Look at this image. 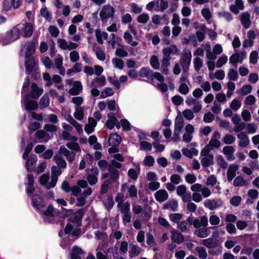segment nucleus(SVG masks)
<instances>
[{"mask_svg": "<svg viewBox=\"0 0 259 259\" xmlns=\"http://www.w3.org/2000/svg\"><path fill=\"white\" fill-rule=\"evenodd\" d=\"M190 226L188 223L185 221L180 222L178 224L177 228L182 232H188L190 231Z\"/></svg>", "mask_w": 259, "mask_h": 259, "instance_id": "nucleus-48", "label": "nucleus"}, {"mask_svg": "<svg viewBox=\"0 0 259 259\" xmlns=\"http://www.w3.org/2000/svg\"><path fill=\"white\" fill-rule=\"evenodd\" d=\"M39 104L40 108H44L49 106L50 104V100L48 94H45L41 97Z\"/></svg>", "mask_w": 259, "mask_h": 259, "instance_id": "nucleus-47", "label": "nucleus"}, {"mask_svg": "<svg viewBox=\"0 0 259 259\" xmlns=\"http://www.w3.org/2000/svg\"><path fill=\"white\" fill-rule=\"evenodd\" d=\"M154 72L149 68L142 67L139 72V76L141 77H146L149 80L153 81L154 79Z\"/></svg>", "mask_w": 259, "mask_h": 259, "instance_id": "nucleus-20", "label": "nucleus"}, {"mask_svg": "<svg viewBox=\"0 0 259 259\" xmlns=\"http://www.w3.org/2000/svg\"><path fill=\"white\" fill-rule=\"evenodd\" d=\"M25 57L28 58L33 55L35 51V44L33 41H28Z\"/></svg>", "mask_w": 259, "mask_h": 259, "instance_id": "nucleus-33", "label": "nucleus"}, {"mask_svg": "<svg viewBox=\"0 0 259 259\" xmlns=\"http://www.w3.org/2000/svg\"><path fill=\"white\" fill-rule=\"evenodd\" d=\"M112 62L114 65L115 68L119 69H122L124 66V62L121 59L114 58L112 59Z\"/></svg>", "mask_w": 259, "mask_h": 259, "instance_id": "nucleus-60", "label": "nucleus"}, {"mask_svg": "<svg viewBox=\"0 0 259 259\" xmlns=\"http://www.w3.org/2000/svg\"><path fill=\"white\" fill-rule=\"evenodd\" d=\"M122 213V220L123 224L126 226L127 223L131 222L132 213L130 211V204L128 202H124L120 209Z\"/></svg>", "mask_w": 259, "mask_h": 259, "instance_id": "nucleus-6", "label": "nucleus"}, {"mask_svg": "<svg viewBox=\"0 0 259 259\" xmlns=\"http://www.w3.org/2000/svg\"><path fill=\"white\" fill-rule=\"evenodd\" d=\"M20 34V29L14 27L7 32L6 35L2 41V45L6 46L10 44L19 38Z\"/></svg>", "mask_w": 259, "mask_h": 259, "instance_id": "nucleus-2", "label": "nucleus"}, {"mask_svg": "<svg viewBox=\"0 0 259 259\" xmlns=\"http://www.w3.org/2000/svg\"><path fill=\"white\" fill-rule=\"evenodd\" d=\"M71 193L76 197L77 206H82L85 204V198L92 194V189L88 187V183L85 180H80L77 182V186L72 187Z\"/></svg>", "mask_w": 259, "mask_h": 259, "instance_id": "nucleus-1", "label": "nucleus"}, {"mask_svg": "<svg viewBox=\"0 0 259 259\" xmlns=\"http://www.w3.org/2000/svg\"><path fill=\"white\" fill-rule=\"evenodd\" d=\"M141 251V248L138 245H133L129 251V255L131 258L137 256Z\"/></svg>", "mask_w": 259, "mask_h": 259, "instance_id": "nucleus-46", "label": "nucleus"}, {"mask_svg": "<svg viewBox=\"0 0 259 259\" xmlns=\"http://www.w3.org/2000/svg\"><path fill=\"white\" fill-rule=\"evenodd\" d=\"M170 237L172 241L178 244H181L184 241V235L176 230L171 231Z\"/></svg>", "mask_w": 259, "mask_h": 259, "instance_id": "nucleus-22", "label": "nucleus"}, {"mask_svg": "<svg viewBox=\"0 0 259 259\" xmlns=\"http://www.w3.org/2000/svg\"><path fill=\"white\" fill-rule=\"evenodd\" d=\"M192 59V54L190 50L188 52L185 51L182 54L181 64L182 67L183 71L186 73L189 68Z\"/></svg>", "mask_w": 259, "mask_h": 259, "instance_id": "nucleus-7", "label": "nucleus"}, {"mask_svg": "<svg viewBox=\"0 0 259 259\" xmlns=\"http://www.w3.org/2000/svg\"><path fill=\"white\" fill-rule=\"evenodd\" d=\"M108 170L110 174V178L113 181H115L119 178V171L111 166H108Z\"/></svg>", "mask_w": 259, "mask_h": 259, "instance_id": "nucleus-45", "label": "nucleus"}, {"mask_svg": "<svg viewBox=\"0 0 259 259\" xmlns=\"http://www.w3.org/2000/svg\"><path fill=\"white\" fill-rule=\"evenodd\" d=\"M96 55L97 59L100 61H104L106 58V55L104 51L99 47L97 48Z\"/></svg>", "mask_w": 259, "mask_h": 259, "instance_id": "nucleus-62", "label": "nucleus"}, {"mask_svg": "<svg viewBox=\"0 0 259 259\" xmlns=\"http://www.w3.org/2000/svg\"><path fill=\"white\" fill-rule=\"evenodd\" d=\"M201 243L208 248H216L219 244L218 239L211 237L202 240Z\"/></svg>", "mask_w": 259, "mask_h": 259, "instance_id": "nucleus-16", "label": "nucleus"}, {"mask_svg": "<svg viewBox=\"0 0 259 259\" xmlns=\"http://www.w3.org/2000/svg\"><path fill=\"white\" fill-rule=\"evenodd\" d=\"M238 168L239 166L236 164H230L229 166L227 171V177L229 182H231L234 178H236V171Z\"/></svg>", "mask_w": 259, "mask_h": 259, "instance_id": "nucleus-19", "label": "nucleus"}, {"mask_svg": "<svg viewBox=\"0 0 259 259\" xmlns=\"http://www.w3.org/2000/svg\"><path fill=\"white\" fill-rule=\"evenodd\" d=\"M232 121L234 124L233 128L235 133H239L245 128L246 124L241 121V116L239 114H235L232 117Z\"/></svg>", "mask_w": 259, "mask_h": 259, "instance_id": "nucleus-10", "label": "nucleus"}, {"mask_svg": "<svg viewBox=\"0 0 259 259\" xmlns=\"http://www.w3.org/2000/svg\"><path fill=\"white\" fill-rule=\"evenodd\" d=\"M169 219L173 223L178 224L182 220L183 215L180 213H171L169 215Z\"/></svg>", "mask_w": 259, "mask_h": 259, "instance_id": "nucleus-51", "label": "nucleus"}, {"mask_svg": "<svg viewBox=\"0 0 259 259\" xmlns=\"http://www.w3.org/2000/svg\"><path fill=\"white\" fill-rule=\"evenodd\" d=\"M143 162L145 165L152 166L155 162V160L152 156L148 155L145 157Z\"/></svg>", "mask_w": 259, "mask_h": 259, "instance_id": "nucleus-64", "label": "nucleus"}, {"mask_svg": "<svg viewBox=\"0 0 259 259\" xmlns=\"http://www.w3.org/2000/svg\"><path fill=\"white\" fill-rule=\"evenodd\" d=\"M150 64L153 67V68L155 69H159L160 66V63L158 57L156 55L152 56L150 58Z\"/></svg>", "mask_w": 259, "mask_h": 259, "instance_id": "nucleus-50", "label": "nucleus"}, {"mask_svg": "<svg viewBox=\"0 0 259 259\" xmlns=\"http://www.w3.org/2000/svg\"><path fill=\"white\" fill-rule=\"evenodd\" d=\"M235 141V138L229 134L226 135L223 138V142L227 145H230L233 144Z\"/></svg>", "mask_w": 259, "mask_h": 259, "instance_id": "nucleus-63", "label": "nucleus"}, {"mask_svg": "<svg viewBox=\"0 0 259 259\" xmlns=\"http://www.w3.org/2000/svg\"><path fill=\"white\" fill-rule=\"evenodd\" d=\"M82 90V85L80 81H75L73 87L69 89V94L70 95H78Z\"/></svg>", "mask_w": 259, "mask_h": 259, "instance_id": "nucleus-24", "label": "nucleus"}, {"mask_svg": "<svg viewBox=\"0 0 259 259\" xmlns=\"http://www.w3.org/2000/svg\"><path fill=\"white\" fill-rule=\"evenodd\" d=\"M163 209H168L172 211H177L178 208V203L176 200H172L165 203L162 207Z\"/></svg>", "mask_w": 259, "mask_h": 259, "instance_id": "nucleus-35", "label": "nucleus"}, {"mask_svg": "<svg viewBox=\"0 0 259 259\" xmlns=\"http://www.w3.org/2000/svg\"><path fill=\"white\" fill-rule=\"evenodd\" d=\"M221 138V135L218 131H215L209 141L208 144L207 145L211 150L214 148H218L221 146V142L219 140Z\"/></svg>", "mask_w": 259, "mask_h": 259, "instance_id": "nucleus-13", "label": "nucleus"}, {"mask_svg": "<svg viewBox=\"0 0 259 259\" xmlns=\"http://www.w3.org/2000/svg\"><path fill=\"white\" fill-rule=\"evenodd\" d=\"M114 94V92L113 89L110 87H107L102 91L100 98L104 99L108 97L112 96Z\"/></svg>", "mask_w": 259, "mask_h": 259, "instance_id": "nucleus-49", "label": "nucleus"}, {"mask_svg": "<svg viewBox=\"0 0 259 259\" xmlns=\"http://www.w3.org/2000/svg\"><path fill=\"white\" fill-rule=\"evenodd\" d=\"M194 127L190 124L185 127V133L183 135V141L186 143L191 142L192 139V134L194 132Z\"/></svg>", "mask_w": 259, "mask_h": 259, "instance_id": "nucleus-15", "label": "nucleus"}, {"mask_svg": "<svg viewBox=\"0 0 259 259\" xmlns=\"http://www.w3.org/2000/svg\"><path fill=\"white\" fill-rule=\"evenodd\" d=\"M53 160L55 161L56 164L60 167V168H65L67 166V163L66 161L61 157V155L59 153L56 154L54 157Z\"/></svg>", "mask_w": 259, "mask_h": 259, "instance_id": "nucleus-37", "label": "nucleus"}, {"mask_svg": "<svg viewBox=\"0 0 259 259\" xmlns=\"http://www.w3.org/2000/svg\"><path fill=\"white\" fill-rule=\"evenodd\" d=\"M87 180L90 185H94L98 181L97 176L99 175V170L97 167L86 169Z\"/></svg>", "mask_w": 259, "mask_h": 259, "instance_id": "nucleus-9", "label": "nucleus"}, {"mask_svg": "<svg viewBox=\"0 0 259 259\" xmlns=\"http://www.w3.org/2000/svg\"><path fill=\"white\" fill-rule=\"evenodd\" d=\"M32 204L34 207L38 209H41L45 206L42 199L37 194H34L32 196Z\"/></svg>", "mask_w": 259, "mask_h": 259, "instance_id": "nucleus-29", "label": "nucleus"}, {"mask_svg": "<svg viewBox=\"0 0 259 259\" xmlns=\"http://www.w3.org/2000/svg\"><path fill=\"white\" fill-rule=\"evenodd\" d=\"M37 160V156L35 154H31L26 162V168L28 171H32Z\"/></svg>", "mask_w": 259, "mask_h": 259, "instance_id": "nucleus-25", "label": "nucleus"}, {"mask_svg": "<svg viewBox=\"0 0 259 259\" xmlns=\"http://www.w3.org/2000/svg\"><path fill=\"white\" fill-rule=\"evenodd\" d=\"M65 118L66 120L72 125H73L76 129V130L80 132L82 131V127L70 115V114H65Z\"/></svg>", "mask_w": 259, "mask_h": 259, "instance_id": "nucleus-44", "label": "nucleus"}, {"mask_svg": "<svg viewBox=\"0 0 259 259\" xmlns=\"http://www.w3.org/2000/svg\"><path fill=\"white\" fill-rule=\"evenodd\" d=\"M28 183L26 184V191L28 195L31 194L34 191L33 177L31 174L27 175Z\"/></svg>", "mask_w": 259, "mask_h": 259, "instance_id": "nucleus-30", "label": "nucleus"}, {"mask_svg": "<svg viewBox=\"0 0 259 259\" xmlns=\"http://www.w3.org/2000/svg\"><path fill=\"white\" fill-rule=\"evenodd\" d=\"M22 31L23 37H29L31 36L33 31V25L30 22H25Z\"/></svg>", "mask_w": 259, "mask_h": 259, "instance_id": "nucleus-27", "label": "nucleus"}, {"mask_svg": "<svg viewBox=\"0 0 259 259\" xmlns=\"http://www.w3.org/2000/svg\"><path fill=\"white\" fill-rule=\"evenodd\" d=\"M202 165L204 167H207L213 163V156L208 155L207 157H202L201 159Z\"/></svg>", "mask_w": 259, "mask_h": 259, "instance_id": "nucleus-41", "label": "nucleus"}, {"mask_svg": "<svg viewBox=\"0 0 259 259\" xmlns=\"http://www.w3.org/2000/svg\"><path fill=\"white\" fill-rule=\"evenodd\" d=\"M115 10L110 5H104L100 13V17L103 23L107 22L109 18H113L114 16Z\"/></svg>", "mask_w": 259, "mask_h": 259, "instance_id": "nucleus-5", "label": "nucleus"}, {"mask_svg": "<svg viewBox=\"0 0 259 259\" xmlns=\"http://www.w3.org/2000/svg\"><path fill=\"white\" fill-rule=\"evenodd\" d=\"M205 184L208 186H215V189L218 191L221 190L220 183L218 182L217 177L214 175L209 176L206 180Z\"/></svg>", "mask_w": 259, "mask_h": 259, "instance_id": "nucleus-21", "label": "nucleus"}, {"mask_svg": "<svg viewBox=\"0 0 259 259\" xmlns=\"http://www.w3.org/2000/svg\"><path fill=\"white\" fill-rule=\"evenodd\" d=\"M83 253V250L81 248L77 246H74L71 254V259H81V255Z\"/></svg>", "mask_w": 259, "mask_h": 259, "instance_id": "nucleus-38", "label": "nucleus"}, {"mask_svg": "<svg viewBox=\"0 0 259 259\" xmlns=\"http://www.w3.org/2000/svg\"><path fill=\"white\" fill-rule=\"evenodd\" d=\"M204 205L209 210H212L223 205V202L220 199H206L204 202Z\"/></svg>", "mask_w": 259, "mask_h": 259, "instance_id": "nucleus-12", "label": "nucleus"}, {"mask_svg": "<svg viewBox=\"0 0 259 259\" xmlns=\"http://www.w3.org/2000/svg\"><path fill=\"white\" fill-rule=\"evenodd\" d=\"M177 194L182 198L184 202H190L192 200L191 192L187 191V187L184 185H181L177 187Z\"/></svg>", "mask_w": 259, "mask_h": 259, "instance_id": "nucleus-8", "label": "nucleus"}, {"mask_svg": "<svg viewBox=\"0 0 259 259\" xmlns=\"http://www.w3.org/2000/svg\"><path fill=\"white\" fill-rule=\"evenodd\" d=\"M66 146L68 148L67 149L71 150V151L75 152L76 154L77 153H80L81 152L79 145L77 142H69L66 144Z\"/></svg>", "mask_w": 259, "mask_h": 259, "instance_id": "nucleus-40", "label": "nucleus"}, {"mask_svg": "<svg viewBox=\"0 0 259 259\" xmlns=\"http://www.w3.org/2000/svg\"><path fill=\"white\" fill-rule=\"evenodd\" d=\"M193 63L195 70L197 72L199 71L203 65L202 60L200 58L197 57L194 59Z\"/></svg>", "mask_w": 259, "mask_h": 259, "instance_id": "nucleus-61", "label": "nucleus"}, {"mask_svg": "<svg viewBox=\"0 0 259 259\" xmlns=\"http://www.w3.org/2000/svg\"><path fill=\"white\" fill-rule=\"evenodd\" d=\"M121 142V137L116 133L110 135L109 137V144L112 146H118Z\"/></svg>", "mask_w": 259, "mask_h": 259, "instance_id": "nucleus-32", "label": "nucleus"}, {"mask_svg": "<svg viewBox=\"0 0 259 259\" xmlns=\"http://www.w3.org/2000/svg\"><path fill=\"white\" fill-rule=\"evenodd\" d=\"M23 0H3L2 4V10L1 12L6 14V12L11 10L18 9L22 5Z\"/></svg>", "mask_w": 259, "mask_h": 259, "instance_id": "nucleus-4", "label": "nucleus"}, {"mask_svg": "<svg viewBox=\"0 0 259 259\" xmlns=\"http://www.w3.org/2000/svg\"><path fill=\"white\" fill-rule=\"evenodd\" d=\"M25 62V68L26 73L28 75L30 74L33 70L35 63L33 57H30L26 58Z\"/></svg>", "mask_w": 259, "mask_h": 259, "instance_id": "nucleus-31", "label": "nucleus"}, {"mask_svg": "<svg viewBox=\"0 0 259 259\" xmlns=\"http://www.w3.org/2000/svg\"><path fill=\"white\" fill-rule=\"evenodd\" d=\"M195 251L199 258L206 259L207 253L205 247L201 246H197L195 248Z\"/></svg>", "mask_w": 259, "mask_h": 259, "instance_id": "nucleus-36", "label": "nucleus"}, {"mask_svg": "<svg viewBox=\"0 0 259 259\" xmlns=\"http://www.w3.org/2000/svg\"><path fill=\"white\" fill-rule=\"evenodd\" d=\"M146 242L147 244L151 247L156 246V243L154 240L153 235L150 233L146 234Z\"/></svg>", "mask_w": 259, "mask_h": 259, "instance_id": "nucleus-57", "label": "nucleus"}, {"mask_svg": "<svg viewBox=\"0 0 259 259\" xmlns=\"http://www.w3.org/2000/svg\"><path fill=\"white\" fill-rule=\"evenodd\" d=\"M116 120L117 119L114 116H109V119L107 120L106 122V127L109 130H112L114 127L115 123Z\"/></svg>", "mask_w": 259, "mask_h": 259, "instance_id": "nucleus-58", "label": "nucleus"}, {"mask_svg": "<svg viewBox=\"0 0 259 259\" xmlns=\"http://www.w3.org/2000/svg\"><path fill=\"white\" fill-rule=\"evenodd\" d=\"M96 82L99 86L103 87L106 84V78L105 76L102 75L100 77H95V79H94L92 82V85H93L94 82Z\"/></svg>", "mask_w": 259, "mask_h": 259, "instance_id": "nucleus-56", "label": "nucleus"}, {"mask_svg": "<svg viewBox=\"0 0 259 259\" xmlns=\"http://www.w3.org/2000/svg\"><path fill=\"white\" fill-rule=\"evenodd\" d=\"M136 169L134 168H130L127 172L128 176L133 180L136 181L138 178V175L140 171V165L138 163L136 165Z\"/></svg>", "mask_w": 259, "mask_h": 259, "instance_id": "nucleus-34", "label": "nucleus"}, {"mask_svg": "<svg viewBox=\"0 0 259 259\" xmlns=\"http://www.w3.org/2000/svg\"><path fill=\"white\" fill-rule=\"evenodd\" d=\"M208 225V218L206 215H203L200 218L194 219V227L198 229L201 227H206Z\"/></svg>", "mask_w": 259, "mask_h": 259, "instance_id": "nucleus-23", "label": "nucleus"}, {"mask_svg": "<svg viewBox=\"0 0 259 259\" xmlns=\"http://www.w3.org/2000/svg\"><path fill=\"white\" fill-rule=\"evenodd\" d=\"M218 165L222 168L225 169L228 167V163L225 161L222 155H219L217 157Z\"/></svg>", "mask_w": 259, "mask_h": 259, "instance_id": "nucleus-55", "label": "nucleus"}, {"mask_svg": "<svg viewBox=\"0 0 259 259\" xmlns=\"http://www.w3.org/2000/svg\"><path fill=\"white\" fill-rule=\"evenodd\" d=\"M168 197V194L164 189L159 190L155 193V199L159 202H163L166 201Z\"/></svg>", "mask_w": 259, "mask_h": 259, "instance_id": "nucleus-26", "label": "nucleus"}, {"mask_svg": "<svg viewBox=\"0 0 259 259\" xmlns=\"http://www.w3.org/2000/svg\"><path fill=\"white\" fill-rule=\"evenodd\" d=\"M111 185V180L109 179L106 180L104 181L101 188V194H106L109 189V186Z\"/></svg>", "mask_w": 259, "mask_h": 259, "instance_id": "nucleus-53", "label": "nucleus"}, {"mask_svg": "<svg viewBox=\"0 0 259 259\" xmlns=\"http://www.w3.org/2000/svg\"><path fill=\"white\" fill-rule=\"evenodd\" d=\"M238 77V72L234 69H230L228 73V77L230 80L235 81Z\"/></svg>", "mask_w": 259, "mask_h": 259, "instance_id": "nucleus-59", "label": "nucleus"}, {"mask_svg": "<svg viewBox=\"0 0 259 259\" xmlns=\"http://www.w3.org/2000/svg\"><path fill=\"white\" fill-rule=\"evenodd\" d=\"M235 149L234 147L230 146H227L223 148V152L226 156L227 159L229 161H232L235 160V157L234 155Z\"/></svg>", "mask_w": 259, "mask_h": 259, "instance_id": "nucleus-18", "label": "nucleus"}, {"mask_svg": "<svg viewBox=\"0 0 259 259\" xmlns=\"http://www.w3.org/2000/svg\"><path fill=\"white\" fill-rule=\"evenodd\" d=\"M43 93V90L38 87L35 82L31 84V91L30 96L34 98H38Z\"/></svg>", "mask_w": 259, "mask_h": 259, "instance_id": "nucleus-28", "label": "nucleus"}, {"mask_svg": "<svg viewBox=\"0 0 259 259\" xmlns=\"http://www.w3.org/2000/svg\"><path fill=\"white\" fill-rule=\"evenodd\" d=\"M182 152L184 155L190 158H192L193 156H197L198 154V151L194 148H191L190 149L184 148L182 149Z\"/></svg>", "mask_w": 259, "mask_h": 259, "instance_id": "nucleus-39", "label": "nucleus"}, {"mask_svg": "<svg viewBox=\"0 0 259 259\" xmlns=\"http://www.w3.org/2000/svg\"><path fill=\"white\" fill-rule=\"evenodd\" d=\"M24 104L26 110L31 111L38 108V105L34 100H30V96L27 95L24 99Z\"/></svg>", "mask_w": 259, "mask_h": 259, "instance_id": "nucleus-14", "label": "nucleus"}, {"mask_svg": "<svg viewBox=\"0 0 259 259\" xmlns=\"http://www.w3.org/2000/svg\"><path fill=\"white\" fill-rule=\"evenodd\" d=\"M237 138L239 139V146L241 147H246L249 144V139L246 133L242 132L237 135Z\"/></svg>", "mask_w": 259, "mask_h": 259, "instance_id": "nucleus-17", "label": "nucleus"}, {"mask_svg": "<svg viewBox=\"0 0 259 259\" xmlns=\"http://www.w3.org/2000/svg\"><path fill=\"white\" fill-rule=\"evenodd\" d=\"M240 53H235L233 54L230 57V63L233 64L236 68H237V63H238Z\"/></svg>", "mask_w": 259, "mask_h": 259, "instance_id": "nucleus-54", "label": "nucleus"}, {"mask_svg": "<svg viewBox=\"0 0 259 259\" xmlns=\"http://www.w3.org/2000/svg\"><path fill=\"white\" fill-rule=\"evenodd\" d=\"M195 232V234L200 238H205L209 234V231L207 228L203 227L202 228H198Z\"/></svg>", "mask_w": 259, "mask_h": 259, "instance_id": "nucleus-43", "label": "nucleus"}, {"mask_svg": "<svg viewBox=\"0 0 259 259\" xmlns=\"http://www.w3.org/2000/svg\"><path fill=\"white\" fill-rule=\"evenodd\" d=\"M241 20L242 24L245 28H248L249 27L251 21L249 19V15L248 14H243Z\"/></svg>", "mask_w": 259, "mask_h": 259, "instance_id": "nucleus-52", "label": "nucleus"}, {"mask_svg": "<svg viewBox=\"0 0 259 259\" xmlns=\"http://www.w3.org/2000/svg\"><path fill=\"white\" fill-rule=\"evenodd\" d=\"M184 125L183 117L182 114H178L176 117L175 123V129L172 140L174 141L179 140L180 134Z\"/></svg>", "mask_w": 259, "mask_h": 259, "instance_id": "nucleus-3", "label": "nucleus"}, {"mask_svg": "<svg viewBox=\"0 0 259 259\" xmlns=\"http://www.w3.org/2000/svg\"><path fill=\"white\" fill-rule=\"evenodd\" d=\"M58 153L61 156H64L69 162H72L75 159L76 155L75 152L70 151L64 146H62L60 147Z\"/></svg>", "mask_w": 259, "mask_h": 259, "instance_id": "nucleus-11", "label": "nucleus"}, {"mask_svg": "<svg viewBox=\"0 0 259 259\" xmlns=\"http://www.w3.org/2000/svg\"><path fill=\"white\" fill-rule=\"evenodd\" d=\"M248 183L242 176H239L235 178L233 181V185L236 187H242L246 186Z\"/></svg>", "mask_w": 259, "mask_h": 259, "instance_id": "nucleus-42", "label": "nucleus"}]
</instances>
